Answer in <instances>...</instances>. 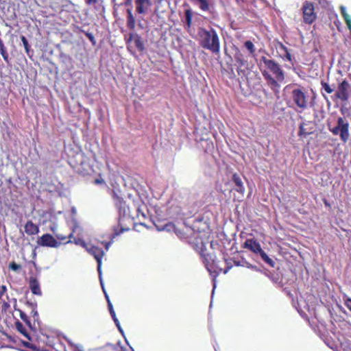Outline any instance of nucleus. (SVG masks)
I'll return each mask as SVG.
<instances>
[{"label": "nucleus", "mask_w": 351, "mask_h": 351, "mask_svg": "<svg viewBox=\"0 0 351 351\" xmlns=\"http://www.w3.org/2000/svg\"><path fill=\"white\" fill-rule=\"evenodd\" d=\"M95 184H105V181L101 178H97L94 180Z\"/></svg>", "instance_id": "ea45409f"}, {"label": "nucleus", "mask_w": 351, "mask_h": 351, "mask_svg": "<svg viewBox=\"0 0 351 351\" xmlns=\"http://www.w3.org/2000/svg\"><path fill=\"white\" fill-rule=\"evenodd\" d=\"M184 16L186 20V24L188 27H191L193 20V11L191 9H186L184 11Z\"/></svg>", "instance_id": "4be33fe9"}, {"label": "nucleus", "mask_w": 351, "mask_h": 351, "mask_svg": "<svg viewBox=\"0 0 351 351\" xmlns=\"http://www.w3.org/2000/svg\"><path fill=\"white\" fill-rule=\"evenodd\" d=\"M110 314V316L112 317V319L114 318H117L115 312H112Z\"/></svg>", "instance_id": "c03bdc74"}, {"label": "nucleus", "mask_w": 351, "mask_h": 351, "mask_svg": "<svg viewBox=\"0 0 351 351\" xmlns=\"http://www.w3.org/2000/svg\"><path fill=\"white\" fill-rule=\"evenodd\" d=\"M27 304L28 306H29L32 308V313L33 314V317H34V320H36L38 319V312L35 309L36 304H34L33 303L29 302H27Z\"/></svg>", "instance_id": "c85d7f7f"}, {"label": "nucleus", "mask_w": 351, "mask_h": 351, "mask_svg": "<svg viewBox=\"0 0 351 351\" xmlns=\"http://www.w3.org/2000/svg\"><path fill=\"white\" fill-rule=\"evenodd\" d=\"M259 256L265 263H266L267 265H269L271 267H274L275 265L274 261L269 258L267 254L265 252V251L262 249L261 251L259 252Z\"/></svg>", "instance_id": "412c9836"}, {"label": "nucleus", "mask_w": 351, "mask_h": 351, "mask_svg": "<svg viewBox=\"0 0 351 351\" xmlns=\"http://www.w3.org/2000/svg\"><path fill=\"white\" fill-rule=\"evenodd\" d=\"M232 180L236 186L235 190L243 195L245 192V187L239 175L237 173L232 174Z\"/></svg>", "instance_id": "dca6fc26"}, {"label": "nucleus", "mask_w": 351, "mask_h": 351, "mask_svg": "<svg viewBox=\"0 0 351 351\" xmlns=\"http://www.w3.org/2000/svg\"><path fill=\"white\" fill-rule=\"evenodd\" d=\"M234 58L238 75L241 76L245 75L247 71L249 69V66L244 55L240 51H238L234 55Z\"/></svg>", "instance_id": "1a4fd4ad"}, {"label": "nucleus", "mask_w": 351, "mask_h": 351, "mask_svg": "<svg viewBox=\"0 0 351 351\" xmlns=\"http://www.w3.org/2000/svg\"><path fill=\"white\" fill-rule=\"evenodd\" d=\"M127 27L130 30L135 29V18L131 9L127 10Z\"/></svg>", "instance_id": "a211bd4d"}, {"label": "nucleus", "mask_w": 351, "mask_h": 351, "mask_svg": "<svg viewBox=\"0 0 351 351\" xmlns=\"http://www.w3.org/2000/svg\"><path fill=\"white\" fill-rule=\"evenodd\" d=\"M280 49L285 51L286 58L290 61L291 60V54L290 53L288 48L285 47L284 44L280 43Z\"/></svg>", "instance_id": "7c9ffc66"}, {"label": "nucleus", "mask_w": 351, "mask_h": 351, "mask_svg": "<svg viewBox=\"0 0 351 351\" xmlns=\"http://www.w3.org/2000/svg\"><path fill=\"white\" fill-rule=\"evenodd\" d=\"M321 86H322L324 90L328 94H330L334 91V89L331 88L327 83L324 82V81L321 82Z\"/></svg>", "instance_id": "cd10ccee"}, {"label": "nucleus", "mask_w": 351, "mask_h": 351, "mask_svg": "<svg viewBox=\"0 0 351 351\" xmlns=\"http://www.w3.org/2000/svg\"><path fill=\"white\" fill-rule=\"evenodd\" d=\"M199 45L204 49L210 51L213 53H219L220 51V40L215 29L210 28L206 29L199 28Z\"/></svg>", "instance_id": "20e7f679"}, {"label": "nucleus", "mask_w": 351, "mask_h": 351, "mask_svg": "<svg viewBox=\"0 0 351 351\" xmlns=\"http://www.w3.org/2000/svg\"><path fill=\"white\" fill-rule=\"evenodd\" d=\"M16 328L17 330L19 331L21 334H23L25 337H27L28 339H30L29 335L27 333L26 329L20 322H16Z\"/></svg>", "instance_id": "393cba45"}, {"label": "nucleus", "mask_w": 351, "mask_h": 351, "mask_svg": "<svg viewBox=\"0 0 351 351\" xmlns=\"http://www.w3.org/2000/svg\"><path fill=\"white\" fill-rule=\"evenodd\" d=\"M346 306L348 309L351 311V298L348 299L346 302Z\"/></svg>", "instance_id": "37998d69"}, {"label": "nucleus", "mask_w": 351, "mask_h": 351, "mask_svg": "<svg viewBox=\"0 0 351 351\" xmlns=\"http://www.w3.org/2000/svg\"><path fill=\"white\" fill-rule=\"evenodd\" d=\"M89 252L94 256L97 262V270L99 274V277L101 276V263L102 258L104 256V252L102 250L98 248H93Z\"/></svg>", "instance_id": "ddd939ff"}, {"label": "nucleus", "mask_w": 351, "mask_h": 351, "mask_svg": "<svg viewBox=\"0 0 351 351\" xmlns=\"http://www.w3.org/2000/svg\"><path fill=\"white\" fill-rule=\"evenodd\" d=\"M51 230L52 232H55V228H51Z\"/></svg>", "instance_id": "8fccbe9b"}, {"label": "nucleus", "mask_w": 351, "mask_h": 351, "mask_svg": "<svg viewBox=\"0 0 351 351\" xmlns=\"http://www.w3.org/2000/svg\"><path fill=\"white\" fill-rule=\"evenodd\" d=\"M86 3H88V0H85Z\"/></svg>", "instance_id": "3c124183"}, {"label": "nucleus", "mask_w": 351, "mask_h": 351, "mask_svg": "<svg viewBox=\"0 0 351 351\" xmlns=\"http://www.w3.org/2000/svg\"><path fill=\"white\" fill-rule=\"evenodd\" d=\"M328 130L336 136H339L343 143H346L350 138V123L344 117H338L335 125H328Z\"/></svg>", "instance_id": "39448f33"}, {"label": "nucleus", "mask_w": 351, "mask_h": 351, "mask_svg": "<svg viewBox=\"0 0 351 351\" xmlns=\"http://www.w3.org/2000/svg\"><path fill=\"white\" fill-rule=\"evenodd\" d=\"M106 302H107V305H108V311H109V313H111L112 312H114V309H113V306H112V304H111V302L107 295V293H106Z\"/></svg>", "instance_id": "473e14b6"}, {"label": "nucleus", "mask_w": 351, "mask_h": 351, "mask_svg": "<svg viewBox=\"0 0 351 351\" xmlns=\"http://www.w3.org/2000/svg\"><path fill=\"white\" fill-rule=\"evenodd\" d=\"M134 45L139 52H143L145 50L144 43L141 37L137 34L134 39Z\"/></svg>", "instance_id": "aec40b11"}, {"label": "nucleus", "mask_w": 351, "mask_h": 351, "mask_svg": "<svg viewBox=\"0 0 351 351\" xmlns=\"http://www.w3.org/2000/svg\"><path fill=\"white\" fill-rule=\"evenodd\" d=\"M243 263H244V265H245L244 267H247L248 268H253V267H254L253 265H252L250 263H249L247 261H245L244 258H243Z\"/></svg>", "instance_id": "4c0bfd02"}, {"label": "nucleus", "mask_w": 351, "mask_h": 351, "mask_svg": "<svg viewBox=\"0 0 351 351\" xmlns=\"http://www.w3.org/2000/svg\"><path fill=\"white\" fill-rule=\"evenodd\" d=\"M317 1L320 4H324L326 3V0H315Z\"/></svg>", "instance_id": "a18cd8bd"}, {"label": "nucleus", "mask_w": 351, "mask_h": 351, "mask_svg": "<svg viewBox=\"0 0 351 351\" xmlns=\"http://www.w3.org/2000/svg\"><path fill=\"white\" fill-rule=\"evenodd\" d=\"M199 2V8L203 11H208L209 10V3L207 0H195Z\"/></svg>", "instance_id": "a878e982"}, {"label": "nucleus", "mask_w": 351, "mask_h": 351, "mask_svg": "<svg viewBox=\"0 0 351 351\" xmlns=\"http://www.w3.org/2000/svg\"><path fill=\"white\" fill-rule=\"evenodd\" d=\"M322 201H324V204L326 208H330V204L326 198L322 199Z\"/></svg>", "instance_id": "79ce46f5"}, {"label": "nucleus", "mask_w": 351, "mask_h": 351, "mask_svg": "<svg viewBox=\"0 0 351 351\" xmlns=\"http://www.w3.org/2000/svg\"><path fill=\"white\" fill-rule=\"evenodd\" d=\"M113 321L115 323L116 326H117V328H119V330L123 332V329L121 328V325H120V323H119V321L118 320L117 318H114L113 319Z\"/></svg>", "instance_id": "c9c22d12"}, {"label": "nucleus", "mask_w": 351, "mask_h": 351, "mask_svg": "<svg viewBox=\"0 0 351 351\" xmlns=\"http://www.w3.org/2000/svg\"><path fill=\"white\" fill-rule=\"evenodd\" d=\"M89 40L91 42V43L95 46V44H96V41L95 40V38L94 36L91 34H89Z\"/></svg>", "instance_id": "a19ab883"}, {"label": "nucleus", "mask_w": 351, "mask_h": 351, "mask_svg": "<svg viewBox=\"0 0 351 351\" xmlns=\"http://www.w3.org/2000/svg\"><path fill=\"white\" fill-rule=\"evenodd\" d=\"M74 242H75V244L80 245L83 247L87 249L86 243V242L83 239H82L80 238L74 239Z\"/></svg>", "instance_id": "2f4dec72"}, {"label": "nucleus", "mask_w": 351, "mask_h": 351, "mask_svg": "<svg viewBox=\"0 0 351 351\" xmlns=\"http://www.w3.org/2000/svg\"><path fill=\"white\" fill-rule=\"evenodd\" d=\"M115 206L118 210L119 217L118 226L114 228V234L118 235L120 233L130 230V226L127 224V222H131V217H132V210L134 208L136 212L139 210V204L133 202L132 206L127 204L126 202L121 197L116 196L115 197Z\"/></svg>", "instance_id": "f257e3e1"}, {"label": "nucleus", "mask_w": 351, "mask_h": 351, "mask_svg": "<svg viewBox=\"0 0 351 351\" xmlns=\"http://www.w3.org/2000/svg\"><path fill=\"white\" fill-rule=\"evenodd\" d=\"M9 267L13 271H17L20 269L21 267L20 265H18L16 263L12 262L10 264Z\"/></svg>", "instance_id": "72a5a7b5"}, {"label": "nucleus", "mask_w": 351, "mask_h": 351, "mask_svg": "<svg viewBox=\"0 0 351 351\" xmlns=\"http://www.w3.org/2000/svg\"><path fill=\"white\" fill-rule=\"evenodd\" d=\"M315 130V123L312 121H305L300 124L298 136L306 137L313 134Z\"/></svg>", "instance_id": "9b49d317"}, {"label": "nucleus", "mask_w": 351, "mask_h": 351, "mask_svg": "<svg viewBox=\"0 0 351 351\" xmlns=\"http://www.w3.org/2000/svg\"><path fill=\"white\" fill-rule=\"evenodd\" d=\"M97 0H89V3H93V2L95 3V2H97Z\"/></svg>", "instance_id": "09e8293b"}, {"label": "nucleus", "mask_w": 351, "mask_h": 351, "mask_svg": "<svg viewBox=\"0 0 351 351\" xmlns=\"http://www.w3.org/2000/svg\"><path fill=\"white\" fill-rule=\"evenodd\" d=\"M7 288L5 285H2L0 290V298L5 293Z\"/></svg>", "instance_id": "58836bf2"}, {"label": "nucleus", "mask_w": 351, "mask_h": 351, "mask_svg": "<svg viewBox=\"0 0 351 351\" xmlns=\"http://www.w3.org/2000/svg\"><path fill=\"white\" fill-rule=\"evenodd\" d=\"M136 12L138 14H145L152 5L151 0H134Z\"/></svg>", "instance_id": "f8f14e48"}, {"label": "nucleus", "mask_w": 351, "mask_h": 351, "mask_svg": "<svg viewBox=\"0 0 351 351\" xmlns=\"http://www.w3.org/2000/svg\"><path fill=\"white\" fill-rule=\"evenodd\" d=\"M261 61L267 69L262 71V75L269 84L278 86V82H284L285 71L278 62L274 60L267 59L265 56L261 58Z\"/></svg>", "instance_id": "7ed1b4c3"}, {"label": "nucleus", "mask_w": 351, "mask_h": 351, "mask_svg": "<svg viewBox=\"0 0 351 351\" xmlns=\"http://www.w3.org/2000/svg\"><path fill=\"white\" fill-rule=\"evenodd\" d=\"M80 231H81L80 227L77 225L75 226L73 229V232L69 234V237L71 238L73 235V233H75V232H77V234H79Z\"/></svg>", "instance_id": "f704fd0d"}, {"label": "nucleus", "mask_w": 351, "mask_h": 351, "mask_svg": "<svg viewBox=\"0 0 351 351\" xmlns=\"http://www.w3.org/2000/svg\"><path fill=\"white\" fill-rule=\"evenodd\" d=\"M302 19L305 24L311 25L317 19V14L313 3L305 1L302 6Z\"/></svg>", "instance_id": "0eeeda50"}, {"label": "nucleus", "mask_w": 351, "mask_h": 351, "mask_svg": "<svg viewBox=\"0 0 351 351\" xmlns=\"http://www.w3.org/2000/svg\"><path fill=\"white\" fill-rule=\"evenodd\" d=\"M25 231L28 235H34L39 232V228L32 221H28L25 225Z\"/></svg>", "instance_id": "f3484780"}, {"label": "nucleus", "mask_w": 351, "mask_h": 351, "mask_svg": "<svg viewBox=\"0 0 351 351\" xmlns=\"http://www.w3.org/2000/svg\"><path fill=\"white\" fill-rule=\"evenodd\" d=\"M243 247L256 254H259L261 250V245L257 241L254 239H247L243 243Z\"/></svg>", "instance_id": "4468645a"}, {"label": "nucleus", "mask_w": 351, "mask_h": 351, "mask_svg": "<svg viewBox=\"0 0 351 351\" xmlns=\"http://www.w3.org/2000/svg\"><path fill=\"white\" fill-rule=\"evenodd\" d=\"M29 286L33 294L40 296L42 291L40 287L38 280L34 277H30L29 281Z\"/></svg>", "instance_id": "2eb2a0df"}, {"label": "nucleus", "mask_w": 351, "mask_h": 351, "mask_svg": "<svg viewBox=\"0 0 351 351\" xmlns=\"http://www.w3.org/2000/svg\"><path fill=\"white\" fill-rule=\"evenodd\" d=\"M199 254L208 271L210 274H215L216 276L221 273L227 274L233 265L245 266L244 263H243V259L241 261H237L230 258L225 259L226 266L223 269V267L219 265V262L215 261L213 258L212 255L206 252V249L202 242H201Z\"/></svg>", "instance_id": "f03ea898"}, {"label": "nucleus", "mask_w": 351, "mask_h": 351, "mask_svg": "<svg viewBox=\"0 0 351 351\" xmlns=\"http://www.w3.org/2000/svg\"><path fill=\"white\" fill-rule=\"evenodd\" d=\"M244 46L246 47V49L248 50V51L252 54V56H254L256 52V48L254 47V44L252 41L248 40H246L244 43Z\"/></svg>", "instance_id": "b1692460"}, {"label": "nucleus", "mask_w": 351, "mask_h": 351, "mask_svg": "<svg viewBox=\"0 0 351 351\" xmlns=\"http://www.w3.org/2000/svg\"><path fill=\"white\" fill-rule=\"evenodd\" d=\"M20 312V317H21V319L25 322L27 324H28L29 326H31V324H30V322L29 320V318L27 317V315L22 311H19Z\"/></svg>", "instance_id": "c756f323"}, {"label": "nucleus", "mask_w": 351, "mask_h": 351, "mask_svg": "<svg viewBox=\"0 0 351 351\" xmlns=\"http://www.w3.org/2000/svg\"><path fill=\"white\" fill-rule=\"evenodd\" d=\"M125 1H126V2H125L126 4H130L132 2V0H125Z\"/></svg>", "instance_id": "de8ad7c7"}, {"label": "nucleus", "mask_w": 351, "mask_h": 351, "mask_svg": "<svg viewBox=\"0 0 351 351\" xmlns=\"http://www.w3.org/2000/svg\"><path fill=\"white\" fill-rule=\"evenodd\" d=\"M136 36V34H135V33H130L129 34V37H128V38L127 40V43H129V42L132 41V40H134V38H135Z\"/></svg>", "instance_id": "e433bc0d"}, {"label": "nucleus", "mask_w": 351, "mask_h": 351, "mask_svg": "<svg viewBox=\"0 0 351 351\" xmlns=\"http://www.w3.org/2000/svg\"><path fill=\"white\" fill-rule=\"evenodd\" d=\"M21 41L23 43V45L24 46V48H25V52L27 53V54L30 57V46L28 43V41L27 40V38L24 36H21Z\"/></svg>", "instance_id": "bb28decb"}, {"label": "nucleus", "mask_w": 351, "mask_h": 351, "mask_svg": "<svg viewBox=\"0 0 351 351\" xmlns=\"http://www.w3.org/2000/svg\"><path fill=\"white\" fill-rule=\"evenodd\" d=\"M0 53L2 56L4 61L7 63H9V55L7 48L5 46L3 40H0Z\"/></svg>", "instance_id": "6ab92c4d"}, {"label": "nucleus", "mask_w": 351, "mask_h": 351, "mask_svg": "<svg viewBox=\"0 0 351 351\" xmlns=\"http://www.w3.org/2000/svg\"><path fill=\"white\" fill-rule=\"evenodd\" d=\"M308 97L307 91L302 86L293 88L291 92V99L293 104L302 110H304L308 107Z\"/></svg>", "instance_id": "423d86ee"}, {"label": "nucleus", "mask_w": 351, "mask_h": 351, "mask_svg": "<svg viewBox=\"0 0 351 351\" xmlns=\"http://www.w3.org/2000/svg\"><path fill=\"white\" fill-rule=\"evenodd\" d=\"M72 210V213H73V214H75V213H76V209H75V208H72V210Z\"/></svg>", "instance_id": "49530a36"}, {"label": "nucleus", "mask_w": 351, "mask_h": 351, "mask_svg": "<svg viewBox=\"0 0 351 351\" xmlns=\"http://www.w3.org/2000/svg\"><path fill=\"white\" fill-rule=\"evenodd\" d=\"M350 93L351 84L345 80L338 84L335 97L342 101H346L350 98Z\"/></svg>", "instance_id": "6e6552de"}, {"label": "nucleus", "mask_w": 351, "mask_h": 351, "mask_svg": "<svg viewBox=\"0 0 351 351\" xmlns=\"http://www.w3.org/2000/svg\"><path fill=\"white\" fill-rule=\"evenodd\" d=\"M341 15H342L346 25H348L349 29L351 30V17H350V16L348 14H347L346 9L343 7H341Z\"/></svg>", "instance_id": "5701e85b"}, {"label": "nucleus", "mask_w": 351, "mask_h": 351, "mask_svg": "<svg viewBox=\"0 0 351 351\" xmlns=\"http://www.w3.org/2000/svg\"><path fill=\"white\" fill-rule=\"evenodd\" d=\"M37 244L40 246L58 247L60 243L57 241L50 234H45L37 240Z\"/></svg>", "instance_id": "9d476101"}]
</instances>
